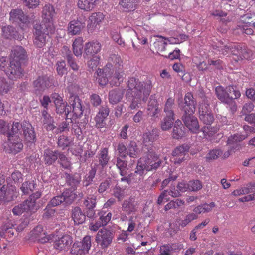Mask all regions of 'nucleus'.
Here are the masks:
<instances>
[{
	"mask_svg": "<svg viewBox=\"0 0 255 255\" xmlns=\"http://www.w3.org/2000/svg\"><path fill=\"white\" fill-rule=\"evenodd\" d=\"M197 103L192 93H187L184 101L178 103L180 110L184 112L183 115L193 114L195 111Z\"/></svg>",
	"mask_w": 255,
	"mask_h": 255,
	"instance_id": "9d476101",
	"label": "nucleus"
},
{
	"mask_svg": "<svg viewBox=\"0 0 255 255\" xmlns=\"http://www.w3.org/2000/svg\"><path fill=\"white\" fill-rule=\"evenodd\" d=\"M8 63L6 57H2L0 60V67L3 70L9 78L12 80L16 79L21 77L23 73V70L21 67L20 62L10 61L8 67H5Z\"/></svg>",
	"mask_w": 255,
	"mask_h": 255,
	"instance_id": "20e7f679",
	"label": "nucleus"
},
{
	"mask_svg": "<svg viewBox=\"0 0 255 255\" xmlns=\"http://www.w3.org/2000/svg\"><path fill=\"white\" fill-rule=\"evenodd\" d=\"M66 181L67 185L70 187L69 197L73 198L75 194L73 193V192L76 190L80 183L81 176L79 174L77 173L74 174H66Z\"/></svg>",
	"mask_w": 255,
	"mask_h": 255,
	"instance_id": "5701e85b",
	"label": "nucleus"
},
{
	"mask_svg": "<svg viewBox=\"0 0 255 255\" xmlns=\"http://www.w3.org/2000/svg\"><path fill=\"white\" fill-rule=\"evenodd\" d=\"M96 171L97 169L95 167H92L91 169L85 175L83 182L84 186L87 187L92 184L95 176Z\"/></svg>",
	"mask_w": 255,
	"mask_h": 255,
	"instance_id": "6e6d98bb",
	"label": "nucleus"
},
{
	"mask_svg": "<svg viewBox=\"0 0 255 255\" xmlns=\"http://www.w3.org/2000/svg\"><path fill=\"white\" fill-rule=\"evenodd\" d=\"M247 137V136L241 135L240 134H236L230 136L227 140V144L229 145H232L236 144L244 140Z\"/></svg>",
	"mask_w": 255,
	"mask_h": 255,
	"instance_id": "052dcab7",
	"label": "nucleus"
},
{
	"mask_svg": "<svg viewBox=\"0 0 255 255\" xmlns=\"http://www.w3.org/2000/svg\"><path fill=\"white\" fill-rule=\"evenodd\" d=\"M185 202L180 199L173 200L167 203L164 207L165 211L170 209H178L180 206L184 205Z\"/></svg>",
	"mask_w": 255,
	"mask_h": 255,
	"instance_id": "864d4df0",
	"label": "nucleus"
},
{
	"mask_svg": "<svg viewBox=\"0 0 255 255\" xmlns=\"http://www.w3.org/2000/svg\"><path fill=\"white\" fill-rule=\"evenodd\" d=\"M31 235L39 242L44 243L49 241V238L43 232V227L38 225L31 232Z\"/></svg>",
	"mask_w": 255,
	"mask_h": 255,
	"instance_id": "e433bc0d",
	"label": "nucleus"
},
{
	"mask_svg": "<svg viewBox=\"0 0 255 255\" xmlns=\"http://www.w3.org/2000/svg\"><path fill=\"white\" fill-rule=\"evenodd\" d=\"M218 130L219 128H218L211 127L208 125L204 126L201 129V131L205 137H211L215 133H217Z\"/></svg>",
	"mask_w": 255,
	"mask_h": 255,
	"instance_id": "13d9d810",
	"label": "nucleus"
},
{
	"mask_svg": "<svg viewBox=\"0 0 255 255\" xmlns=\"http://www.w3.org/2000/svg\"><path fill=\"white\" fill-rule=\"evenodd\" d=\"M27 53L26 50L21 46H15L13 47L10 57V60L16 62H20L27 58Z\"/></svg>",
	"mask_w": 255,
	"mask_h": 255,
	"instance_id": "412c9836",
	"label": "nucleus"
},
{
	"mask_svg": "<svg viewBox=\"0 0 255 255\" xmlns=\"http://www.w3.org/2000/svg\"><path fill=\"white\" fill-rule=\"evenodd\" d=\"M71 217L74 223L77 225L82 224L86 219L85 214L78 207H75L72 210Z\"/></svg>",
	"mask_w": 255,
	"mask_h": 255,
	"instance_id": "37998d69",
	"label": "nucleus"
},
{
	"mask_svg": "<svg viewBox=\"0 0 255 255\" xmlns=\"http://www.w3.org/2000/svg\"><path fill=\"white\" fill-rule=\"evenodd\" d=\"M174 116L166 115L161 122V127L163 130H168L171 128L174 121Z\"/></svg>",
	"mask_w": 255,
	"mask_h": 255,
	"instance_id": "3c124183",
	"label": "nucleus"
},
{
	"mask_svg": "<svg viewBox=\"0 0 255 255\" xmlns=\"http://www.w3.org/2000/svg\"><path fill=\"white\" fill-rule=\"evenodd\" d=\"M99 165L102 168L106 167L110 159V156L109 155V149L107 147L102 148L97 155Z\"/></svg>",
	"mask_w": 255,
	"mask_h": 255,
	"instance_id": "58836bf2",
	"label": "nucleus"
},
{
	"mask_svg": "<svg viewBox=\"0 0 255 255\" xmlns=\"http://www.w3.org/2000/svg\"><path fill=\"white\" fill-rule=\"evenodd\" d=\"M197 218L198 216L195 214L193 213H189L185 216V219L182 220L179 224L182 227H184L191 221L197 219Z\"/></svg>",
	"mask_w": 255,
	"mask_h": 255,
	"instance_id": "774afa93",
	"label": "nucleus"
},
{
	"mask_svg": "<svg viewBox=\"0 0 255 255\" xmlns=\"http://www.w3.org/2000/svg\"><path fill=\"white\" fill-rule=\"evenodd\" d=\"M14 226L12 221L7 219L0 228V236L3 238H11L14 235Z\"/></svg>",
	"mask_w": 255,
	"mask_h": 255,
	"instance_id": "c85d7f7f",
	"label": "nucleus"
},
{
	"mask_svg": "<svg viewBox=\"0 0 255 255\" xmlns=\"http://www.w3.org/2000/svg\"><path fill=\"white\" fill-rule=\"evenodd\" d=\"M61 51L63 54L65 55L68 64L74 71H78L79 66L76 63L74 59L69 48L66 46L62 47Z\"/></svg>",
	"mask_w": 255,
	"mask_h": 255,
	"instance_id": "4c0bfd02",
	"label": "nucleus"
},
{
	"mask_svg": "<svg viewBox=\"0 0 255 255\" xmlns=\"http://www.w3.org/2000/svg\"><path fill=\"white\" fill-rule=\"evenodd\" d=\"M137 206V204L134 198L130 197L128 199L124 201L122 205V209L128 215H129L136 211Z\"/></svg>",
	"mask_w": 255,
	"mask_h": 255,
	"instance_id": "473e14b6",
	"label": "nucleus"
},
{
	"mask_svg": "<svg viewBox=\"0 0 255 255\" xmlns=\"http://www.w3.org/2000/svg\"><path fill=\"white\" fill-rule=\"evenodd\" d=\"M224 55L231 53L235 55H243L246 52V47L243 44H229L225 45L223 49L221 50Z\"/></svg>",
	"mask_w": 255,
	"mask_h": 255,
	"instance_id": "aec40b11",
	"label": "nucleus"
},
{
	"mask_svg": "<svg viewBox=\"0 0 255 255\" xmlns=\"http://www.w3.org/2000/svg\"><path fill=\"white\" fill-rule=\"evenodd\" d=\"M68 192L64 191L61 195L56 196L53 197L48 204L49 207H54L59 205L64 201H66L69 197V195H67Z\"/></svg>",
	"mask_w": 255,
	"mask_h": 255,
	"instance_id": "a18cd8bd",
	"label": "nucleus"
},
{
	"mask_svg": "<svg viewBox=\"0 0 255 255\" xmlns=\"http://www.w3.org/2000/svg\"><path fill=\"white\" fill-rule=\"evenodd\" d=\"M175 106V99L173 97L168 98L165 102L164 111L166 115L174 116L173 108Z\"/></svg>",
	"mask_w": 255,
	"mask_h": 255,
	"instance_id": "09e8293b",
	"label": "nucleus"
},
{
	"mask_svg": "<svg viewBox=\"0 0 255 255\" xmlns=\"http://www.w3.org/2000/svg\"><path fill=\"white\" fill-rule=\"evenodd\" d=\"M8 146L10 152L13 154L19 152L23 147L21 139L17 136L9 138Z\"/></svg>",
	"mask_w": 255,
	"mask_h": 255,
	"instance_id": "f704fd0d",
	"label": "nucleus"
},
{
	"mask_svg": "<svg viewBox=\"0 0 255 255\" xmlns=\"http://www.w3.org/2000/svg\"><path fill=\"white\" fill-rule=\"evenodd\" d=\"M84 204L87 208H95L96 204V197L94 195H90L84 201Z\"/></svg>",
	"mask_w": 255,
	"mask_h": 255,
	"instance_id": "338daca9",
	"label": "nucleus"
},
{
	"mask_svg": "<svg viewBox=\"0 0 255 255\" xmlns=\"http://www.w3.org/2000/svg\"><path fill=\"white\" fill-rule=\"evenodd\" d=\"M105 15L101 12L92 13L88 18L87 28L88 32L92 33L99 29L100 25L105 19Z\"/></svg>",
	"mask_w": 255,
	"mask_h": 255,
	"instance_id": "f8f14e48",
	"label": "nucleus"
},
{
	"mask_svg": "<svg viewBox=\"0 0 255 255\" xmlns=\"http://www.w3.org/2000/svg\"><path fill=\"white\" fill-rule=\"evenodd\" d=\"M227 90L228 91V95H229L230 106H231V110L233 112L236 111L237 105L235 99L239 98L241 96V93L237 88L233 85H229L227 86Z\"/></svg>",
	"mask_w": 255,
	"mask_h": 255,
	"instance_id": "a878e982",
	"label": "nucleus"
},
{
	"mask_svg": "<svg viewBox=\"0 0 255 255\" xmlns=\"http://www.w3.org/2000/svg\"><path fill=\"white\" fill-rule=\"evenodd\" d=\"M146 154V156H143L138 160L135 171L141 176L144 174L145 170L149 171L156 170L162 163L161 160L151 147L148 149Z\"/></svg>",
	"mask_w": 255,
	"mask_h": 255,
	"instance_id": "f03ea898",
	"label": "nucleus"
},
{
	"mask_svg": "<svg viewBox=\"0 0 255 255\" xmlns=\"http://www.w3.org/2000/svg\"><path fill=\"white\" fill-rule=\"evenodd\" d=\"M108 67L104 66L103 68H98L97 70L98 81L101 86H105L109 82L110 76L112 74V71H110Z\"/></svg>",
	"mask_w": 255,
	"mask_h": 255,
	"instance_id": "393cba45",
	"label": "nucleus"
},
{
	"mask_svg": "<svg viewBox=\"0 0 255 255\" xmlns=\"http://www.w3.org/2000/svg\"><path fill=\"white\" fill-rule=\"evenodd\" d=\"M72 242V238L69 235L65 234L61 237L56 236L54 240V247L57 250H66L69 249Z\"/></svg>",
	"mask_w": 255,
	"mask_h": 255,
	"instance_id": "dca6fc26",
	"label": "nucleus"
},
{
	"mask_svg": "<svg viewBox=\"0 0 255 255\" xmlns=\"http://www.w3.org/2000/svg\"><path fill=\"white\" fill-rule=\"evenodd\" d=\"M222 154V151L220 149H215L210 151L206 156V160L208 161L215 160Z\"/></svg>",
	"mask_w": 255,
	"mask_h": 255,
	"instance_id": "69168bd1",
	"label": "nucleus"
},
{
	"mask_svg": "<svg viewBox=\"0 0 255 255\" xmlns=\"http://www.w3.org/2000/svg\"><path fill=\"white\" fill-rule=\"evenodd\" d=\"M16 196V189L14 187H8L4 185L0 188V204L11 202Z\"/></svg>",
	"mask_w": 255,
	"mask_h": 255,
	"instance_id": "4468645a",
	"label": "nucleus"
},
{
	"mask_svg": "<svg viewBox=\"0 0 255 255\" xmlns=\"http://www.w3.org/2000/svg\"><path fill=\"white\" fill-rule=\"evenodd\" d=\"M10 89L9 84L6 79L0 77V95H4L8 92Z\"/></svg>",
	"mask_w": 255,
	"mask_h": 255,
	"instance_id": "0e129e2a",
	"label": "nucleus"
},
{
	"mask_svg": "<svg viewBox=\"0 0 255 255\" xmlns=\"http://www.w3.org/2000/svg\"><path fill=\"white\" fill-rule=\"evenodd\" d=\"M147 111L148 114L152 117H157V114L160 111L158 108V101L152 95L150 97V100L148 102Z\"/></svg>",
	"mask_w": 255,
	"mask_h": 255,
	"instance_id": "79ce46f5",
	"label": "nucleus"
},
{
	"mask_svg": "<svg viewBox=\"0 0 255 255\" xmlns=\"http://www.w3.org/2000/svg\"><path fill=\"white\" fill-rule=\"evenodd\" d=\"M99 0H78L77 2V7L86 12L92 11L96 6Z\"/></svg>",
	"mask_w": 255,
	"mask_h": 255,
	"instance_id": "2f4dec72",
	"label": "nucleus"
},
{
	"mask_svg": "<svg viewBox=\"0 0 255 255\" xmlns=\"http://www.w3.org/2000/svg\"><path fill=\"white\" fill-rule=\"evenodd\" d=\"M86 16L81 14L76 19L71 20L67 26V33L69 35L74 36L79 35L85 26Z\"/></svg>",
	"mask_w": 255,
	"mask_h": 255,
	"instance_id": "1a4fd4ad",
	"label": "nucleus"
},
{
	"mask_svg": "<svg viewBox=\"0 0 255 255\" xmlns=\"http://www.w3.org/2000/svg\"><path fill=\"white\" fill-rule=\"evenodd\" d=\"M57 12L54 6L51 4H46L41 11L42 21L40 25H43L49 31L55 30L54 21L56 17Z\"/></svg>",
	"mask_w": 255,
	"mask_h": 255,
	"instance_id": "7ed1b4c3",
	"label": "nucleus"
},
{
	"mask_svg": "<svg viewBox=\"0 0 255 255\" xmlns=\"http://www.w3.org/2000/svg\"><path fill=\"white\" fill-rule=\"evenodd\" d=\"M168 195H171L173 197H177L180 195V193L177 188L176 189L174 185L171 184L170 190H164L158 197L157 200L158 204L161 205L165 200L166 201L169 200Z\"/></svg>",
	"mask_w": 255,
	"mask_h": 255,
	"instance_id": "cd10ccee",
	"label": "nucleus"
},
{
	"mask_svg": "<svg viewBox=\"0 0 255 255\" xmlns=\"http://www.w3.org/2000/svg\"><path fill=\"white\" fill-rule=\"evenodd\" d=\"M185 135V128L180 120H177L173 129L172 137L176 139H180Z\"/></svg>",
	"mask_w": 255,
	"mask_h": 255,
	"instance_id": "c9c22d12",
	"label": "nucleus"
},
{
	"mask_svg": "<svg viewBox=\"0 0 255 255\" xmlns=\"http://www.w3.org/2000/svg\"><path fill=\"white\" fill-rule=\"evenodd\" d=\"M128 155L131 158H136L139 155V150L136 143L131 141L128 146Z\"/></svg>",
	"mask_w": 255,
	"mask_h": 255,
	"instance_id": "5fc2aeb1",
	"label": "nucleus"
},
{
	"mask_svg": "<svg viewBox=\"0 0 255 255\" xmlns=\"http://www.w3.org/2000/svg\"><path fill=\"white\" fill-rule=\"evenodd\" d=\"M91 245V237L86 235L81 241L73 244L71 253L73 255H85L89 253Z\"/></svg>",
	"mask_w": 255,
	"mask_h": 255,
	"instance_id": "6e6552de",
	"label": "nucleus"
},
{
	"mask_svg": "<svg viewBox=\"0 0 255 255\" xmlns=\"http://www.w3.org/2000/svg\"><path fill=\"white\" fill-rule=\"evenodd\" d=\"M35 90L43 91L53 85V79L47 75L39 76L33 82Z\"/></svg>",
	"mask_w": 255,
	"mask_h": 255,
	"instance_id": "f3484780",
	"label": "nucleus"
},
{
	"mask_svg": "<svg viewBox=\"0 0 255 255\" xmlns=\"http://www.w3.org/2000/svg\"><path fill=\"white\" fill-rule=\"evenodd\" d=\"M21 129L25 140L28 142H34L36 140V135L31 124L27 121H24L21 124Z\"/></svg>",
	"mask_w": 255,
	"mask_h": 255,
	"instance_id": "b1692460",
	"label": "nucleus"
},
{
	"mask_svg": "<svg viewBox=\"0 0 255 255\" xmlns=\"http://www.w3.org/2000/svg\"><path fill=\"white\" fill-rule=\"evenodd\" d=\"M9 126H7V131L6 133L7 134L8 138H11V136L13 138V135L17 134L20 131L21 128V124L20 125L18 122L13 123L10 129H9Z\"/></svg>",
	"mask_w": 255,
	"mask_h": 255,
	"instance_id": "4d7b16f0",
	"label": "nucleus"
},
{
	"mask_svg": "<svg viewBox=\"0 0 255 255\" xmlns=\"http://www.w3.org/2000/svg\"><path fill=\"white\" fill-rule=\"evenodd\" d=\"M117 151L119 157L125 158L128 155V148L123 143H119L117 147Z\"/></svg>",
	"mask_w": 255,
	"mask_h": 255,
	"instance_id": "e2e57ef3",
	"label": "nucleus"
},
{
	"mask_svg": "<svg viewBox=\"0 0 255 255\" xmlns=\"http://www.w3.org/2000/svg\"><path fill=\"white\" fill-rule=\"evenodd\" d=\"M182 120L185 125L192 133H197L199 131V125L197 118L193 115H183Z\"/></svg>",
	"mask_w": 255,
	"mask_h": 255,
	"instance_id": "6ab92c4d",
	"label": "nucleus"
},
{
	"mask_svg": "<svg viewBox=\"0 0 255 255\" xmlns=\"http://www.w3.org/2000/svg\"><path fill=\"white\" fill-rule=\"evenodd\" d=\"M68 101L72 108L73 117H80L83 114V110L79 97L73 93H70Z\"/></svg>",
	"mask_w": 255,
	"mask_h": 255,
	"instance_id": "a211bd4d",
	"label": "nucleus"
},
{
	"mask_svg": "<svg viewBox=\"0 0 255 255\" xmlns=\"http://www.w3.org/2000/svg\"><path fill=\"white\" fill-rule=\"evenodd\" d=\"M83 39L78 37L75 39L72 44L73 52L74 55L78 57L82 53Z\"/></svg>",
	"mask_w": 255,
	"mask_h": 255,
	"instance_id": "c03bdc74",
	"label": "nucleus"
},
{
	"mask_svg": "<svg viewBox=\"0 0 255 255\" xmlns=\"http://www.w3.org/2000/svg\"><path fill=\"white\" fill-rule=\"evenodd\" d=\"M200 119L206 125H210L214 121V116L209 104L207 103H200L199 107Z\"/></svg>",
	"mask_w": 255,
	"mask_h": 255,
	"instance_id": "ddd939ff",
	"label": "nucleus"
},
{
	"mask_svg": "<svg viewBox=\"0 0 255 255\" xmlns=\"http://www.w3.org/2000/svg\"><path fill=\"white\" fill-rule=\"evenodd\" d=\"M125 77L123 68L115 69L114 73L110 76L109 83L112 86H119L123 82Z\"/></svg>",
	"mask_w": 255,
	"mask_h": 255,
	"instance_id": "bb28decb",
	"label": "nucleus"
},
{
	"mask_svg": "<svg viewBox=\"0 0 255 255\" xmlns=\"http://www.w3.org/2000/svg\"><path fill=\"white\" fill-rule=\"evenodd\" d=\"M99 221L102 223L104 226L110 221L112 217V213L111 212H106L101 211L99 213Z\"/></svg>",
	"mask_w": 255,
	"mask_h": 255,
	"instance_id": "680f3d73",
	"label": "nucleus"
},
{
	"mask_svg": "<svg viewBox=\"0 0 255 255\" xmlns=\"http://www.w3.org/2000/svg\"><path fill=\"white\" fill-rule=\"evenodd\" d=\"M124 90L120 88H115L109 93V101L112 104L119 103L123 98Z\"/></svg>",
	"mask_w": 255,
	"mask_h": 255,
	"instance_id": "ea45409f",
	"label": "nucleus"
},
{
	"mask_svg": "<svg viewBox=\"0 0 255 255\" xmlns=\"http://www.w3.org/2000/svg\"><path fill=\"white\" fill-rule=\"evenodd\" d=\"M102 48L101 44L97 40H92L85 43L84 47V57L90 58L93 56H97Z\"/></svg>",
	"mask_w": 255,
	"mask_h": 255,
	"instance_id": "2eb2a0df",
	"label": "nucleus"
},
{
	"mask_svg": "<svg viewBox=\"0 0 255 255\" xmlns=\"http://www.w3.org/2000/svg\"><path fill=\"white\" fill-rule=\"evenodd\" d=\"M255 14L247 13L241 17L238 23V29L242 33L252 35L254 31L252 27H255Z\"/></svg>",
	"mask_w": 255,
	"mask_h": 255,
	"instance_id": "0eeeda50",
	"label": "nucleus"
},
{
	"mask_svg": "<svg viewBox=\"0 0 255 255\" xmlns=\"http://www.w3.org/2000/svg\"><path fill=\"white\" fill-rule=\"evenodd\" d=\"M25 212H35L39 208V205H37L36 202L30 200L29 198L24 201L22 203Z\"/></svg>",
	"mask_w": 255,
	"mask_h": 255,
	"instance_id": "603ef678",
	"label": "nucleus"
},
{
	"mask_svg": "<svg viewBox=\"0 0 255 255\" xmlns=\"http://www.w3.org/2000/svg\"><path fill=\"white\" fill-rule=\"evenodd\" d=\"M116 166L119 170L121 176H126L128 174V168L127 167V161L121 159L119 157L116 159Z\"/></svg>",
	"mask_w": 255,
	"mask_h": 255,
	"instance_id": "de8ad7c7",
	"label": "nucleus"
},
{
	"mask_svg": "<svg viewBox=\"0 0 255 255\" xmlns=\"http://www.w3.org/2000/svg\"><path fill=\"white\" fill-rule=\"evenodd\" d=\"M9 20L13 23H17L20 27H28L32 21L29 15L19 8L12 9L9 13Z\"/></svg>",
	"mask_w": 255,
	"mask_h": 255,
	"instance_id": "423d86ee",
	"label": "nucleus"
},
{
	"mask_svg": "<svg viewBox=\"0 0 255 255\" xmlns=\"http://www.w3.org/2000/svg\"><path fill=\"white\" fill-rule=\"evenodd\" d=\"M137 3V0H122L119 2V5L124 10L133 11L135 9Z\"/></svg>",
	"mask_w": 255,
	"mask_h": 255,
	"instance_id": "49530a36",
	"label": "nucleus"
},
{
	"mask_svg": "<svg viewBox=\"0 0 255 255\" xmlns=\"http://www.w3.org/2000/svg\"><path fill=\"white\" fill-rule=\"evenodd\" d=\"M158 135L154 130L147 131L143 133L142 136L143 144L144 148L148 151L151 147L153 149V143L157 139Z\"/></svg>",
	"mask_w": 255,
	"mask_h": 255,
	"instance_id": "7c9ffc66",
	"label": "nucleus"
},
{
	"mask_svg": "<svg viewBox=\"0 0 255 255\" xmlns=\"http://www.w3.org/2000/svg\"><path fill=\"white\" fill-rule=\"evenodd\" d=\"M58 158L59 159V163L63 168L65 169H71L72 168L71 162L64 153L59 152Z\"/></svg>",
	"mask_w": 255,
	"mask_h": 255,
	"instance_id": "8fccbe9b",
	"label": "nucleus"
},
{
	"mask_svg": "<svg viewBox=\"0 0 255 255\" xmlns=\"http://www.w3.org/2000/svg\"><path fill=\"white\" fill-rule=\"evenodd\" d=\"M59 152L57 150H52L47 148L44 150L43 152V160L45 164L51 165L58 159Z\"/></svg>",
	"mask_w": 255,
	"mask_h": 255,
	"instance_id": "72a5a7b5",
	"label": "nucleus"
},
{
	"mask_svg": "<svg viewBox=\"0 0 255 255\" xmlns=\"http://www.w3.org/2000/svg\"><path fill=\"white\" fill-rule=\"evenodd\" d=\"M105 66L109 67L110 71H112V67H115V69L123 68V60L121 56L118 54H111L108 59V63Z\"/></svg>",
	"mask_w": 255,
	"mask_h": 255,
	"instance_id": "c756f323",
	"label": "nucleus"
},
{
	"mask_svg": "<svg viewBox=\"0 0 255 255\" xmlns=\"http://www.w3.org/2000/svg\"><path fill=\"white\" fill-rule=\"evenodd\" d=\"M34 44L37 48H42L45 46L47 37L54 33L55 30L49 31L40 24L34 26Z\"/></svg>",
	"mask_w": 255,
	"mask_h": 255,
	"instance_id": "39448f33",
	"label": "nucleus"
},
{
	"mask_svg": "<svg viewBox=\"0 0 255 255\" xmlns=\"http://www.w3.org/2000/svg\"><path fill=\"white\" fill-rule=\"evenodd\" d=\"M113 237V234L110 230L103 228L98 232L95 241L102 249H106L112 243Z\"/></svg>",
	"mask_w": 255,
	"mask_h": 255,
	"instance_id": "9b49d317",
	"label": "nucleus"
},
{
	"mask_svg": "<svg viewBox=\"0 0 255 255\" xmlns=\"http://www.w3.org/2000/svg\"><path fill=\"white\" fill-rule=\"evenodd\" d=\"M126 96L128 97L129 94L132 95L133 99L129 108L133 110L138 108L141 101H147L151 93L153 84L150 79L141 82L138 78L131 77L128 78Z\"/></svg>",
	"mask_w": 255,
	"mask_h": 255,
	"instance_id": "f257e3e1",
	"label": "nucleus"
},
{
	"mask_svg": "<svg viewBox=\"0 0 255 255\" xmlns=\"http://www.w3.org/2000/svg\"><path fill=\"white\" fill-rule=\"evenodd\" d=\"M215 92L217 97L219 100L230 106V101H231V100L229 99V95H228V91L227 90V87L225 89L221 86H218L216 87Z\"/></svg>",
	"mask_w": 255,
	"mask_h": 255,
	"instance_id": "a19ab883",
	"label": "nucleus"
},
{
	"mask_svg": "<svg viewBox=\"0 0 255 255\" xmlns=\"http://www.w3.org/2000/svg\"><path fill=\"white\" fill-rule=\"evenodd\" d=\"M72 142V140L70 137L62 135L59 137L57 144L59 147L64 149L66 147H68Z\"/></svg>",
	"mask_w": 255,
	"mask_h": 255,
	"instance_id": "bf43d9fd",
	"label": "nucleus"
},
{
	"mask_svg": "<svg viewBox=\"0 0 255 255\" xmlns=\"http://www.w3.org/2000/svg\"><path fill=\"white\" fill-rule=\"evenodd\" d=\"M189 146L183 144L177 147L173 151V161L175 164H180L185 159V155L188 152Z\"/></svg>",
	"mask_w": 255,
	"mask_h": 255,
	"instance_id": "4be33fe9",
	"label": "nucleus"
}]
</instances>
